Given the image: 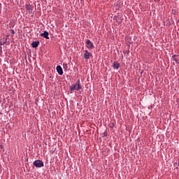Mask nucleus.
<instances>
[{
  "instance_id": "obj_1",
  "label": "nucleus",
  "mask_w": 179,
  "mask_h": 179,
  "mask_svg": "<svg viewBox=\"0 0 179 179\" xmlns=\"http://www.w3.org/2000/svg\"><path fill=\"white\" fill-rule=\"evenodd\" d=\"M80 89H82V87H80V80H78L76 84L70 86V90H71V92H73V90H77V92H79Z\"/></svg>"
},
{
  "instance_id": "obj_2",
  "label": "nucleus",
  "mask_w": 179,
  "mask_h": 179,
  "mask_svg": "<svg viewBox=\"0 0 179 179\" xmlns=\"http://www.w3.org/2000/svg\"><path fill=\"white\" fill-rule=\"evenodd\" d=\"M34 166L37 168L44 167V162L41 160H36L33 162Z\"/></svg>"
},
{
  "instance_id": "obj_3",
  "label": "nucleus",
  "mask_w": 179,
  "mask_h": 179,
  "mask_svg": "<svg viewBox=\"0 0 179 179\" xmlns=\"http://www.w3.org/2000/svg\"><path fill=\"white\" fill-rule=\"evenodd\" d=\"M25 8L27 9V12H29V13H33V9H34V7L32 5L26 4Z\"/></svg>"
},
{
  "instance_id": "obj_4",
  "label": "nucleus",
  "mask_w": 179,
  "mask_h": 179,
  "mask_svg": "<svg viewBox=\"0 0 179 179\" xmlns=\"http://www.w3.org/2000/svg\"><path fill=\"white\" fill-rule=\"evenodd\" d=\"M86 44H87V48L89 50H93V48H94V45H93V43H92V41H90V40H87L86 41Z\"/></svg>"
},
{
  "instance_id": "obj_5",
  "label": "nucleus",
  "mask_w": 179,
  "mask_h": 179,
  "mask_svg": "<svg viewBox=\"0 0 179 179\" xmlns=\"http://www.w3.org/2000/svg\"><path fill=\"white\" fill-rule=\"evenodd\" d=\"M83 57L85 59H90V57H92V55L90 54V52H89V51L85 50Z\"/></svg>"
},
{
  "instance_id": "obj_6",
  "label": "nucleus",
  "mask_w": 179,
  "mask_h": 179,
  "mask_svg": "<svg viewBox=\"0 0 179 179\" xmlns=\"http://www.w3.org/2000/svg\"><path fill=\"white\" fill-rule=\"evenodd\" d=\"M41 37H44V38L46 39H49L50 37L48 36H50V34L48 33V31H45L43 33L41 34Z\"/></svg>"
},
{
  "instance_id": "obj_7",
  "label": "nucleus",
  "mask_w": 179,
  "mask_h": 179,
  "mask_svg": "<svg viewBox=\"0 0 179 179\" xmlns=\"http://www.w3.org/2000/svg\"><path fill=\"white\" fill-rule=\"evenodd\" d=\"M57 71L59 73V75H63L64 74V71H62V67H61V66H57L56 67Z\"/></svg>"
},
{
  "instance_id": "obj_8",
  "label": "nucleus",
  "mask_w": 179,
  "mask_h": 179,
  "mask_svg": "<svg viewBox=\"0 0 179 179\" xmlns=\"http://www.w3.org/2000/svg\"><path fill=\"white\" fill-rule=\"evenodd\" d=\"M38 44H40V41H34L31 43L32 48H37L38 47Z\"/></svg>"
},
{
  "instance_id": "obj_9",
  "label": "nucleus",
  "mask_w": 179,
  "mask_h": 179,
  "mask_svg": "<svg viewBox=\"0 0 179 179\" xmlns=\"http://www.w3.org/2000/svg\"><path fill=\"white\" fill-rule=\"evenodd\" d=\"M113 68H114L115 69H118L120 68V64H119V63L117 62H115L113 63Z\"/></svg>"
},
{
  "instance_id": "obj_10",
  "label": "nucleus",
  "mask_w": 179,
  "mask_h": 179,
  "mask_svg": "<svg viewBox=\"0 0 179 179\" xmlns=\"http://www.w3.org/2000/svg\"><path fill=\"white\" fill-rule=\"evenodd\" d=\"M63 68H64V69H68V64H63Z\"/></svg>"
},
{
  "instance_id": "obj_11",
  "label": "nucleus",
  "mask_w": 179,
  "mask_h": 179,
  "mask_svg": "<svg viewBox=\"0 0 179 179\" xmlns=\"http://www.w3.org/2000/svg\"><path fill=\"white\" fill-rule=\"evenodd\" d=\"M176 57H177V55H176L172 56V58H173V61H175V62H177V59L176 58Z\"/></svg>"
},
{
  "instance_id": "obj_12",
  "label": "nucleus",
  "mask_w": 179,
  "mask_h": 179,
  "mask_svg": "<svg viewBox=\"0 0 179 179\" xmlns=\"http://www.w3.org/2000/svg\"><path fill=\"white\" fill-rule=\"evenodd\" d=\"M11 33H12V34H15V30L11 29Z\"/></svg>"
},
{
  "instance_id": "obj_13",
  "label": "nucleus",
  "mask_w": 179,
  "mask_h": 179,
  "mask_svg": "<svg viewBox=\"0 0 179 179\" xmlns=\"http://www.w3.org/2000/svg\"><path fill=\"white\" fill-rule=\"evenodd\" d=\"M0 149H3V145H0Z\"/></svg>"
},
{
  "instance_id": "obj_14",
  "label": "nucleus",
  "mask_w": 179,
  "mask_h": 179,
  "mask_svg": "<svg viewBox=\"0 0 179 179\" xmlns=\"http://www.w3.org/2000/svg\"><path fill=\"white\" fill-rule=\"evenodd\" d=\"M103 136H107V133H103Z\"/></svg>"
},
{
  "instance_id": "obj_15",
  "label": "nucleus",
  "mask_w": 179,
  "mask_h": 179,
  "mask_svg": "<svg viewBox=\"0 0 179 179\" xmlns=\"http://www.w3.org/2000/svg\"><path fill=\"white\" fill-rule=\"evenodd\" d=\"M160 0H155V2H159Z\"/></svg>"
},
{
  "instance_id": "obj_16",
  "label": "nucleus",
  "mask_w": 179,
  "mask_h": 179,
  "mask_svg": "<svg viewBox=\"0 0 179 179\" xmlns=\"http://www.w3.org/2000/svg\"><path fill=\"white\" fill-rule=\"evenodd\" d=\"M178 166H179V158H178Z\"/></svg>"
},
{
  "instance_id": "obj_17",
  "label": "nucleus",
  "mask_w": 179,
  "mask_h": 179,
  "mask_svg": "<svg viewBox=\"0 0 179 179\" xmlns=\"http://www.w3.org/2000/svg\"><path fill=\"white\" fill-rule=\"evenodd\" d=\"M178 22H179V20H178Z\"/></svg>"
}]
</instances>
